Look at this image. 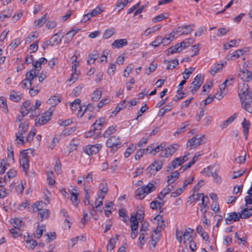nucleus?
Returning a JSON list of instances; mask_svg holds the SVG:
<instances>
[{
    "label": "nucleus",
    "instance_id": "nucleus-21",
    "mask_svg": "<svg viewBox=\"0 0 252 252\" xmlns=\"http://www.w3.org/2000/svg\"><path fill=\"white\" fill-rule=\"evenodd\" d=\"M178 145L176 144L171 145L169 147L164 150V155L163 156L169 157L173 154L177 150Z\"/></svg>",
    "mask_w": 252,
    "mask_h": 252
},
{
    "label": "nucleus",
    "instance_id": "nucleus-23",
    "mask_svg": "<svg viewBox=\"0 0 252 252\" xmlns=\"http://www.w3.org/2000/svg\"><path fill=\"white\" fill-rule=\"evenodd\" d=\"M179 172L177 171H175L171 173L170 175L167 176V183L168 184H171L176 181L179 178Z\"/></svg>",
    "mask_w": 252,
    "mask_h": 252
},
{
    "label": "nucleus",
    "instance_id": "nucleus-46",
    "mask_svg": "<svg viewBox=\"0 0 252 252\" xmlns=\"http://www.w3.org/2000/svg\"><path fill=\"white\" fill-rule=\"evenodd\" d=\"M45 230V226L41 225L40 227L37 228L34 233V237L37 238H40L42 235L43 231Z\"/></svg>",
    "mask_w": 252,
    "mask_h": 252
},
{
    "label": "nucleus",
    "instance_id": "nucleus-41",
    "mask_svg": "<svg viewBox=\"0 0 252 252\" xmlns=\"http://www.w3.org/2000/svg\"><path fill=\"white\" fill-rule=\"evenodd\" d=\"M116 131V126H111L104 132L103 137L105 138L108 137L111 134L114 133Z\"/></svg>",
    "mask_w": 252,
    "mask_h": 252
},
{
    "label": "nucleus",
    "instance_id": "nucleus-48",
    "mask_svg": "<svg viewBox=\"0 0 252 252\" xmlns=\"http://www.w3.org/2000/svg\"><path fill=\"white\" fill-rule=\"evenodd\" d=\"M103 11V10L100 6H97L95 8L90 12V13L93 17L101 14Z\"/></svg>",
    "mask_w": 252,
    "mask_h": 252
},
{
    "label": "nucleus",
    "instance_id": "nucleus-57",
    "mask_svg": "<svg viewBox=\"0 0 252 252\" xmlns=\"http://www.w3.org/2000/svg\"><path fill=\"white\" fill-rule=\"evenodd\" d=\"M0 107L3 109L4 112H8V108L6 102V100L3 97H0Z\"/></svg>",
    "mask_w": 252,
    "mask_h": 252
},
{
    "label": "nucleus",
    "instance_id": "nucleus-10",
    "mask_svg": "<svg viewBox=\"0 0 252 252\" xmlns=\"http://www.w3.org/2000/svg\"><path fill=\"white\" fill-rule=\"evenodd\" d=\"M20 163L25 172H27L29 167V158L27 150H24L21 153Z\"/></svg>",
    "mask_w": 252,
    "mask_h": 252
},
{
    "label": "nucleus",
    "instance_id": "nucleus-53",
    "mask_svg": "<svg viewBox=\"0 0 252 252\" xmlns=\"http://www.w3.org/2000/svg\"><path fill=\"white\" fill-rule=\"evenodd\" d=\"M115 33L114 29H107L106 30L104 33L103 37L105 39H108Z\"/></svg>",
    "mask_w": 252,
    "mask_h": 252
},
{
    "label": "nucleus",
    "instance_id": "nucleus-39",
    "mask_svg": "<svg viewBox=\"0 0 252 252\" xmlns=\"http://www.w3.org/2000/svg\"><path fill=\"white\" fill-rule=\"evenodd\" d=\"M81 100L80 99H76L70 104V109L72 111H76L78 108H79L80 105Z\"/></svg>",
    "mask_w": 252,
    "mask_h": 252
},
{
    "label": "nucleus",
    "instance_id": "nucleus-25",
    "mask_svg": "<svg viewBox=\"0 0 252 252\" xmlns=\"http://www.w3.org/2000/svg\"><path fill=\"white\" fill-rule=\"evenodd\" d=\"M242 107L250 113H252V100L241 102Z\"/></svg>",
    "mask_w": 252,
    "mask_h": 252
},
{
    "label": "nucleus",
    "instance_id": "nucleus-27",
    "mask_svg": "<svg viewBox=\"0 0 252 252\" xmlns=\"http://www.w3.org/2000/svg\"><path fill=\"white\" fill-rule=\"evenodd\" d=\"M189 125V121H186L182 123V126L179 128L174 133V135L176 136L180 134L185 132L186 130V127Z\"/></svg>",
    "mask_w": 252,
    "mask_h": 252
},
{
    "label": "nucleus",
    "instance_id": "nucleus-50",
    "mask_svg": "<svg viewBox=\"0 0 252 252\" xmlns=\"http://www.w3.org/2000/svg\"><path fill=\"white\" fill-rule=\"evenodd\" d=\"M52 40V45H57L61 42V38H60L58 33L54 34L51 38Z\"/></svg>",
    "mask_w": 252,
    "mask_h": 252
},
{
    "label": "nucleus",
    "instance_id": "nucleus-31",
    "mask_svg": "<svg viewBox=\"0 0 252 252\" xmlns=\"http://www.w3.org/2000/svg\"><path fill=\"white\" fill-rule=\"evenodd\" d=\"M70 200L72 204L76 206H77L80 202V200L78 198L79 194L77 192H74L73 191L70 192Z\"/></svg>",
    "mask_w": 252,
    "mask_h": 252
},
{
    "label": "nucleus",
    "instance_id": "nucleus-38",
    "mask_svg": "<svg viewBox=\"0 0 252 252\" xmlns=\"http://www.w3.org/2000/svg\"><path fill=\"white\" fill-rule=\"evenodd\" d=\"M245 52V51L244 49H239L236 50L230 55V59L231 60H234L238 58L241 56H242Z\"/></svg>",
    "mask_w": 252,
    "mask_h": 252
},
{
    "label": "nucleus",
    "instance_id": "nucleus-37",
    "mask_svg": "<svg viewBox=\"0 0 252 252\" xmlns=\"http://www.w3.org/2000/svg\"><path fill=\"white\" fill-rule=\"evenodd\" d=\"M60 102V99L57 97L56 95L52 96L47 100V103L49 104H50L52 106H55L57 105Z\"/></svg>",
    "mask_w": 252,
    "mask_h": 252
},
{
    "label": "nucleus",
    "instance_id": "nucleus-7",
    "mask_svg": "<svg viewBox=\"0 0 252 252\" xmlns=\"http://www.w3.org/2000/svg\"><path fill=\"white\" fill-rule=\"evenodd\" d=\"M29 125L25 122H21L19 126L18 131L16 134V140L21 142L22 143H25L24 137L22 136L28 129Z\"/></svg>",
    "mask_w": 252,
    "mask_h": 252
},
{
    "label": "nucleus",
    "instance_id": "nucleus-4",
    "mask_svg": "<svg viewBox=\"0 0 252 252\" xmlns=\"http://www.w3.org/2000/svg\"><path fill=\"white\" fill-rule=\"evenodd\" d=\"M39 69H32L27 72L25 78L29 82L30 86H33V87H37V84L35 83L36 81V77L39 74Z\"/></svg>",
    "mask_w": 252,
    "mask_h": 252
},
{
    "label": "nucleus",
    "instance_id": "nucleus-40",
    "mask_svg": "<svg viewBox=\"0 0 252 252\" xmlns=\"http://www.w3.org/2000/svg\"><path fill=\"white\" fill-rule=\"evenodd\" d=\"M50 212L47 209H41L38 213L41 220L48 218L49 217Z\"/></svg>",
    "mask_w": 252,
    "mask_h": 252
},
{
    "label": "nucleus",
    "instance_id": "nucleus-56",
    "mask_svg": "<svg viewBox=\"0 0 252 252\" xmlns=\"http://www.w3.org/2000/svg\"><path fill=\"white\" fill-rule=\"evenodd\" d=\"M37 37V35L35 34V32H32L25 39V43L26 44H30L31 43L34 38Z\"/></svg>",
    "mask_w": 252,
    "mask_h": 252
},
{
    "label": "nucleus",
    "instance_id": "nucleus-13",
    "mask_svg": "<svg viewBox=\"0 0 252 252\" xmlns=\"http://www.w3.org/2000/svg\"><path fill=\"white\" fill-rule=\"evenodd\" d=\"M241 218V214L234 212L228 214L227 217L225 218V221L226 224H229L234 221L239 220Z\"/></svg>",
    "mask_w": 252,
    "mask_h": 252
},
{
    "label": "nucleus",
    "instance_id": "nucleus-49",
    "mask_svg": "<svg viewBox=\"0 0 252 252\" xmlns=\"http://www.w3.org/2000/svg\"><path fill=\"white\" fill-rule=\"evenodd\" d=\"M37 109V108H35L34 105L30 107L29 110H30V112H31V115L30 116L31 118H33L39 115V112H36V111Z\"/></svg>",
    "mask_w": 252,
    "mask_h": 252
},
{
    "label": "nucleus",
    "instance_id": "nucleus-63",
    "mask_svg": "<svg viewBox=\"0 0 252 252\" xmlns=\"http://www.w3.org/2000/svg\"><path fill=\"white\" fill-rule=\"evenodd\" d=\"M42 204V201H41V202L37 201V202H35L32 205L33 212H37L38 211H40L41 209L40 207H42L41 205Z\"/></svg>",
    "mask_w": 252,
    "mask_h": 252
},
{
    "label": "nucleus",
    "instance_id": "nucleus-3",
    "mask_svg": "<svg viewBox=\"0 0 252 252\" xmlns=\"http://www.w3.org/2000/svg\"><path fill=\"white\" fill-rule=\"evenodd\" d=\"M106 145L111 149V152L114 153L122 146L120 137L116 135L110 137L106 142Z\"/></svg>",
    "mask_w": 252,
    "mask_h": 252
},
{
    "label": "nucleus",
    "instance_id": "nucleus-55",
    "mask_svg": "<svg viewBox=\"0 0 252 252\" xmlns=\"http://www.w3.org/2000/svg\"><path fill=\"white\" fill-rule=\"evenodd\" d=\"M147 236V233L146 232L140 231V236L139 237V241L141 245H143L146 242V237Z\"/></svg>",
    "mask_w": 252,
    "mask_h": 252
},
{
    "label": "nucleus",
    "instance_id": "nucleus-60",
    "mask_svg": "<svg viewBox=\"0 0 252 252\" xmlns=\"http://www.w3.org/2000/svg\"><path fill=\"white\" fill-rule=\"evenodd\" d=\"M27 247L28 249H33L37 246V243L35 240H27Z\"/></svg>",
    "mask_w": 252,
    "mask_h": 252
},
{
    "label": "nucleus",
    "instance_id": "nucleus-26",
    "mask_svg": "<svg viewBox=\"0 0 252 252\" xmlns=\"http://www.w3.org/2000/svg\"><path fill=\"white\" fill-rule=\"evenodd\" d=\"M224 63H218L216 64L213 68L210 70V72L212 76H214L217 73L220 71L224 66Z\"/></svg>",
    "mask_w": 252,
    "mask_h": 252
},
{
    "label": "nucleus",
    "instance_id": "nucleus-24",
    "mask_svg": "<svg viewBox=\"0 0 252 252\" xmlns=\"http://www.w3.org/2000/svg\"><path fill=\"white\" fill-rule=\"evenodd\" d=\"M99 54L97 51L94 50L89 55V59L87 60V63L89 64L94 63V61L99 57Z\"/></svg>",
    "mask_w": 252,
    "mask_h": 252
},
{
    "label": "nucleus",
    "instance_id": "nucleus-6",
    "mask_svg": "<svg viewBox=\"0 0 252 252\" xmlns=\"http://www.w3.org/2000/svg\"><path fill=\"white\" fill-rule=\"evenodd\" d=\"M204 82V76L201 74H197L194 79V81L191 83V86L190 87L191 92L192 94L198 90Z\"/></svg>",
    "mask_w": 252,
    "mask_h": 252
},
{
    "label": "nucleus",
    "instance_id": "nucleus-32",
    "mask_svg": "<svg viewBox=\"0 0 252 252\" xmlns=\"http://www.w3.org/2000/svg\"><path fill=\"white\" fill-rule=\"evenodd\" d=\"M164 62L168 64L166 67L167 69H172L179 64L177 59H174L171 61L165 60Z\"/></svg>",
    "mask_w": 252,
    "mask_h": 252
},
{
    "label": "nucleus",
    "instance_id": "nucleus-43",
    "mask_svg": "<svg viewBox=\"0 0 252 252\" xmlns=\"http://www.w3.org/2000/svg\"><path fill=\"white\" fill-rule=\"evenodd\" d=\"M149 148L147 147L146 149L140 150L137 152L135 156L136 160H139L144 154H146L149 152Z\"/></svg>",
    "mask_w": 252,
    "mask_h": 252
},
{
    "label": "nucleus",
    "instance_id": "nucleus-64",
    "mask_svg": "<svg viewBox=\"0 0 252 252\" xmlns=\"http://www.w3.org/2000/svg\"><path fill=\"white\" fill-rule=\"evenodd\" d=\"M162 43L161 36H158L157 37L156 39L150 44L151 45L154 46L155 47H158Z\"/></svg>",
    "mask_w": 252,
    "mask_h": 252
},
{
    "label": "nucleus",
    "instance_id": "nucleus-12",
    "mask_svg": "<svg viewBox=\"0 0 252 252\" xmlns=\"http://www.w3.org/2000/svg\"><path fill=\"white\" fill-rule=\"evenodd\" d=\"M130 220L131 222L130 227L131 230L130 236L132 239H134L137 237L138 234L137 230L138 227V221H137V218L135 216H131Z\"/></svg>",
    "mask_w": 252,
    "mask_h": 252
},
{
    "label": "nucleus",
    "instance_id": "nucleus-8",
    "mask_svg": "<svg viewBox=\"0 0 252 252\" xmlns=\"http://www.w3.org/2000/svg\"><path fill=\"white\" fill-rule=\"evenodd\" d=\"M102 147V146L100 144L88 145L84 148V150L85 153L90 156L97 154L101 149Z\"/></svg>",
    "mask_w": 252,
    "mask_h": 252
},
{
    "label": "nucleus",
    "instance_id": "nucleus-34",
    "mask_svg": "<svg viewBox=\"0 0 252 252\" xmlns=\"http://www.w3.org/2000/svg\"><path fill=\"white\" fill-rule=\"evenodd\" d=\"M241 218L248 219L252 216V208H245L242 210L241 214Z\"/></svg>",
    "mask_w": 252,
    "mask_h": 252
},
{
    "label": "nucleus",
    "instance_id": "nucleus-2",
    "mask_svg": "<svg viewBox=\"0 0 252 252\" xmlns=\"http://www.w3.org/2000/svg\"><path fill=\"white\" fill-rule=\"evenodd\" d=\"M206 141V138L205 135H202L201 136L196 135L188 141L187 143V148L189 150L196 149L199 145L205 143Z\"/></svg>",
    "mask_w": 252,
    "mask_h": 252
},
{
    "label": "nucleus",
    "instance_id": "nucleus-45",
    "mask_svg": "<svg viewBox=\"0 0 252 252\" xmlns=\"http://www.w3.org/2000/svg\"><path fill=\"white\" fill-rule=\"evenodd\" d=\"M101 91L96 89L92 94V99L94 101H98L101 97Z\"/></svg>",
    "mask_w": 252,
    "mask_h": 252
},
{
    "label": "nucleus",
    "instance_id": "nucleus-28",
    "mask_svg": "<svg viewBox=\"0 0 252 252\" xmlns=\"http://www.w3.org/2000/svg\"><path fill=\"white\" fill-rule=\"evenodd\" d=\"M236 118V114H234L233 115L228 118L226 120L223 122L220 126V127L221 128H226L229 124L232 123L234 121Z\"/></svg>",
    "mask_w": 252,
    "mask_h": 252
},
{
    "label": "nucleus",
    "instance_id": "nucleus-36",
    "mask_svg": "<svg viewBox=\"0 0 252 252\" xmlns=\"http://www.w3.org/2000/svg\"><path fill=\"white\" fill-rule=\"evenodd\" d=\"M201 195H200V193H193L190 196L188 197L187 200V203L189 204H192V203L195 202L200 199L201 198Z\"/></svg>",
    "mask_w": 252,
    "mask_h": 252
},
{
    "label": "nucleus",
    "instance_id": "nucleus-61",
    "mask_svg": "<svg viewBox=\"0 0 252 252\" xmlns=\"http://www.w3.org/2000/svg\"><path fill=\"white\" fill-rule=\"evenodd\" d=\"M201 45L200 44H197L194 45L191 47V51H194L193 54H192L191 56L194 57L197 55H198L199 53V51L201 48Z\"/></svg>",
    "mask_w": 252,
    "mask_h": 252
},
{
    "label": "nucleus",
    "instance_id": "nucleus-54",
    "mask_svg": "<svg viewBox=\"0 0 252 252\" xmlns=\"http://www.w3.org/2000/svg\"><path fill=\"white\" fill-rule=\"evenodd\" d=\"M213 166H209L207 168H204L202 172L206 174L207 176L208 177L212 176L214 172L213 170Z\"/></svg>",
    "mask_w": 252,
    "mask_h": 252
},
{
    "label": "nucleus",
    "instance_id": "nucleus-22",
    "mask_svg": "<svg viewBox=\"0 0 252 252\" xmlns=\"http://www.w3.org/2000/svg\"><path fill=\"white\" fill-rule=\"evenodd\" d=\"M128 44L126 39H119L115 40L112 44V46L116 48H121L124 46H126Z\"/></svg>",
    "mask_w": 252,
    "mask_h": 252
},
{
    "label": "nucleus",
    "instance_id": "nucleus-20",
    "mask_svg": "<svg viewBox=\"0 0 252 252\" xmlns=\"http://www.w3.org/2000/svg\"><path fill=\"white\" fill-rule=\"evenodd\" d=\"M183 164L182 160L179 158H176L174 159L171 163V164L167 167V171L169 172L178 167Z\"/></svg>",
    "mask_w": 252,
    "mask_h": 252
},
{
    "label": "nucleus",
    "instance_id": "nucleus-11",
    "mask_svg": "<svg viewBox=\"0 0 252 252\" xmlns=\"http://www.w3.org/2000/svg\"><path fill=\"white\" fill-rule=\"evenodd\" d=\"M52 113V112L49 110L44 112L43 115L38 120L37 119H35V125L36 126H41L46 124L50 120Z\"/></svg>",
    "mask_w": 252,
    "mask_h": 252
},
{
    "label": "nucleus",
    "instance_id": "nucleus-47",
    "mask_svg": "<svg viewBox=\"0 0 252 252\" xmlns=\"http://www.w3.org/2000/svg\"><path fill=\"white\" fill-rule=\"evenodd\" d=\"M149 148V153L153 154V155H155L158 152L162 150L163 147L160 145L157 146L156 147L152 148V147H148Z\"/></svg>",
    "mask_w": 252,
    "mask_h": 252
},
{
    "label": "nucleus",
    "instance_id": "nucleus-42",
    "mask_svg": "<svg viewBox=\"0 0 252 252\" xmlns=\"http://www.w3.org/2000/svg\"><path fill=\"white\" fill-rule=\"evenodd\" d=\"M47 180L48 181L49 184L50 185H53L55 183V180L54 179L55 176L53 173V171H47Z\"/></svg>",
    "mask_w": 252,
    "mask_h": 252
},
{
    "label": "nucleus",
    "instance_id": "nucleus-33",
    "mask_svg": "<svg viewBox=\"0 0 252 252\" xmlns=\"http://www.w3.org/2000/svg\"><path fill=\"white\" fill-rule=\"evenodd\" d=\"M172 189H169V186H167L166 187L164 188L162 191L159 193L158 196V198L159 200H162L165 196L171 192Z\"/></svg>",
    "mask_w": 252,
    "mask_h": 252
},
{
    "label": "nucleus",
    "instance_id": "nucleus-59",
    "mask_svg": "<svg viewBox=\"0 0 252 252\" xmlns=\"http://www.w3.org/2000/svg\"><path fill=\"white\" fill-rule=\"evenodd\" d=\"M200 195L201 196V204L204 207V208H206V207H207V205L209 202V198L207 196H205L203 193H200Z\"/></svg>",
    "mask_w": 252,
    "mask_h": 252
},
{
    "label": "nucleus",
    "instance_id": "nucleus-15",
    "mask_svg": "<svg viewBox=\"0 0 252 252\" xmlns=\"http://www.w3.org/2000/svg\"><path fill=\"white\" fill-rule=\"evenodd\" d=\"M191 27H194L193 25H186L184 26H181L176 29V32L179 35L188 34L191 33L193 31L192 28Z\"/></svg>",
    "mask_w": 252,
    "mask_h": 252
},
{
    "label": "nucleus",
    "instance_id": "nucleus-62",
    "mask_svg": "<svg viewBox=\"0 0 252 252\" xmlns=\"http://www.w3.org/2000/svg\"><path fill=\"white\" fill-rule=\"evenodd\" d=\"M99 190L100 192L106 194L107 193L108 189L106 183H101L99 186Z\"/></svg>",
    "mask_w": 252,
    "mask_h": 252
},
{
    "label": "nucleus",
    "instance_id": "nucleus-17",
    "mask_svg": "<svg viewBox=\"0 0 252 252\" xmlns=\"http://www.w3.org/2000/svg\"><path fill=\"white\" fill-rule=\"evenodd\" d=\"M182 43H178L174 46H172L166 50V54L168 56L176 53H180L183 50V47H182Z\"/></svg>",
    "mask_w": 252,
    "mask_h": 252
},
{
    "label": "nucleus",
    "instance_id": "nucleus-30",
    "mask_svg": "<svg viewBox=\"0 0 252 252\" xmlns=\"http://www.w3.org/2000/svg\"><path fill=\"white\" fill-rule=\"evenodd\" d=\"M11 223L13 224L15 229H20L24 225L22 220L18 218H14L11 220Z\"/></svg>",
    "mask_w": 252,
    "mask_h": 252
},
{
    "label": "nucleus",
    "instance_id": "nucleus-51",
    "mask_svg": "<svg viewBox=\"0 0 252 252\" xmlns=\"http://www.w3.org/2000/svg\"><path fill=\"white\" fill-rule=\"evenodd\" d=\"M133 68L134 65L132 63L129 64L125 69L123 76L126 78L128 77L129 73L131 72Z\"/></svg>",
    "mask_w": 252,
    "mask_h": 252
},
{
    "label": "nucleus",
    "instance_id": "nucleus-58",
    "mask_svg": "<svg viewBox=\"0 0 252 252\" xmlns=\"http://www.w3.org/2000/svg\"><path fill=\"white\" fill-rule=\"evenodd\" d=\"M76 130L75 127H67L65 128L62 132L63 135H69Z\"/></svg>",
    "mask_w": 252,
    "mask_h": 252
},
{
    "label": "nucleus",
    "instance_id": "nucleus-52",
    "mask_svg": "<svg viewBox=\"0 0 252 252\" xmlns=\"http://www.w3.org/2000/svg\"><path fill=\"white\" fill-rule=\"evenodd\" d=\"M171 36L172 37H174V34L172 35V33H171L169 35L168 37H165L164 38L161 37V41H162L161 44H162L164 46L167 45L171 43V42L172 41V40L171 39Z\"/></svg>",
    "mask_w": 252,
    "mask_h": 252
},
{
    "label": "nucleus",
    "instance_id": "nucleus-18",
    "mask_svg": "<svg viewBox=\"0 0 252 252\" xmlns=\"http://www.w3.org/2000/svg\"><path fill=\"white\" fill-rule=\"evenodd\" d=\"M30 104L31 101L29 100H27L23 103L20 110L23 117H24L30 113V110L29 109L30 108Z\"/></svg>",
    "mask_w": 252,
    "mask_h": 252
},
{
    "label": "nucleus",
    "instance_id": "nucleus-14",
    "mask_svg": "<svg viewBox=\"0 0 252 252\" xmlns=\"http://www.w3.org/2000/svg\"><path fill=\"white\" fill-rule=\"evenodd\" d=\"M238 76L241 80L246 82H249L252 80V72L247 69L240 70Z\"/></svg>",
    "mask_w": 252,
    "mask_h": 252
},
{
    "label": "nucleus",
    "instance_id": "nucleus-19",
    "mask_svg": "<svg viewBox=\"0 0 252 252\" xmlns=\"http://www.w3.org/2000/svg\"><path fill=\"white\" fill-rule=\"evenodd\" d=\"M23 96L22 94L19 91L12 90L10 92V99L14 102L20 101Z\"/></svg>",
    "mask_w": 252,
    "mask_h": 252
},
{
    "label": "nucleus",
    "instance_id": "nucleus-9",
    "mask_svg": "<svg viewBox=\"0 0 252 252\" xmlns=\"http://www.w3.org/2000/svg\"><path fill=\"white\" fill-rule=\"evenodd\" d=\"M162 163L161 161H155L147 168V173L149 175H155L162 168Z\"/></svg>",
    "mask_w": 252,
    "mask_h": 252
},
{
    "label": "nucleus",
    "instance_id": "nucleus-44",
    "mask_svg": "<svg viewBox=\"0 0 252 252\" xmlns=\"http://www.w3.org/2000/svg\"><path fill=\"white\" fill-rule=\"evenodd\" d=\"M166 16H165L164 13L160 14L154 17L152 19V22L153 23H157L158 22L161 21L163 20L166 19L168 17V13H166Z\"/></svg>",
    "mask_w": 252,
    "mask_h": 252
},
{
    "label": "nucleus",
    "instance_id": "nucleus-29",
    "mask_svg": "<svg viewBox=\"0 0 252 252\" xmlns=\"http://www.w3.org/2000/svg\"><path fill=\"white\" fill-rule=\"evenodd\" d=\"M80 30V29H77L76 30L72 29V30H71L70 31H69L68 32H67L66 33V34H65L66 38L67 39V42H70V41H71L73 39V37Z\"/></svg>",
    "mask_w": 252,
    "mask_h": 252
},
{
    "label": "nucleus",
    "instance_id": "nucleus-16",
    "mask_svg": "<svg viewBox=\"0 0 252 252\" xmlns=\"http://www.w3.org/2000/svg\"><path fill=\"white\" fill-rule=\"evenodd\" d=\"M105 123V119L101 118L98 120H96L95 123L92 126L94 127L92 131H90L89 132L92 134L94 133L96 130H100Z\"/></svg>",
    "mask_w": 252,
    "mask_h": 252
},
{
    "label": "nucleus",
    "instance_id": "nucleus-5",
    "mask_svg": "<svg viewBox=\"0 0 252 252\" xmlns=\"http://www.w3.org/2000/svg\"><path fill=\"white\" fill-rule=\"evenodd\" d=\"M251 92H250L248 85L244 83L242 88L239 86V95L241 101H246L250 99Z\"/></svg>",
    "mask_w": 252,
    "mask_h": 252
},
{
    "label": "nucleus",
    "instance_id": "nucleus-35",
    "mask_svg": "<svg viewBox=\"0 0 252 252\" xmlns=\"http://www.w3.org/2000/svg\"><path fill=\"white\" fill-rule=\"evenodd\" d=\"M47 20V14H45L41 18L35 20L34 21V25L36 27L40 28L43 26Z\"/></svg>",
    "mask_w": 252,
    "mask_h": 252
},
{
    "label": "nucleus",
    "instance_id": "nucleus-1",
    "mask_svg": "<svg viewBox=\"0 0 252 252\" xmlns=\"http://www.w3.org/2000/svg\"><path fill=\"white\" fill-rule=\"evenodd\" d=\"M156 189V187L153 183H149L147 185L139 187L135 190V194L138 199L142 200L148 194L153 192Z\"/></svg>",
    "mask_w": 252,
    "mask_h": 252
}]
</instances>
